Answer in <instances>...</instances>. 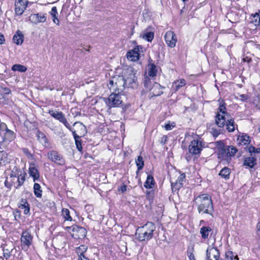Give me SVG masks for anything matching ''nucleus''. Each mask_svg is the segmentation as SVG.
<instances>
[{
	"mask_svg": "<svg viewBox=\"0 0 260 260\" xmlns=\"http://www.w3.org/2000/svg\"><path fill=\"white\" fill-rule=\"evenodd\" d=\"M194 201L198 207L199 213L212 215L213 207L211 198L207 194L198 196Z\"/></svg>",
	"mask_w": 260,
	"mask_h": 260,
	"instance_id": "obj_1",
	"label": "nucleus"
},
{
	"mask_svg": "<svg viewBox=\"0 0 260 260\" xmlns=\"http://www.w3.org/2000/svg\"><path fill=\"white\" fill-rule=\"evenodd\" d=\"M156 226L152 222H147L142 226L137 228L136 232V238L140 241H148L152 238Z\"/></svg>",
	"mask_w": 260,
	"mask_h": 260,
	"instance_id": "obj_2",
	"label": "nucleus"
},
{
	"mask_svg": "<svg viewBox=\"0 0 260 260\" xmlns=\"http://www.w3.org/2000/svg\"><path fill=\"white\" fill-rule=\"evenodd\" d=\"M108 86L111 90H112L113 91L121 92L125 87V81L124 75L113 76L109 81Z\"/></svg>",
	"mask_w": 260,
	"mask_h": 260,
	"instance_id": "obj_3",
	"label": "nucleus"
},
{
	"mask_svg": "<svg viewBox=\"0 0 260 260\" xmlns=\"http://www.w3.org/2000/svg\"><path fill=\"white\" fill-rule=\"evenodd\" d=\"M48 113L55 119L63 123L64 125L72 132L75 140L80 139V137L77 135L76 131L73 129L68 122L64 114L62 112H57L54 110H49Z\"/></svg>",
	"mask_w": 260,
	"mask_h": 260,
	"instance_id": "obj_4",
	"label": "nucleus"
},
{
	"mask_svg": "<svg viewBox=\"0 0 260 260\" xmlns=\"http://www.w3.org/2000/svg\"><path fill=\"white\" fill-rule=\"evenodd\" d=\"M229 117V115L226 112L225 103L223 102H220L215 116L216 124L219 127H224L226 119Z\"/></svg>",
	"mask_w": 260,
	"mask_h": 260,
	"instance_id": "obj_5",
	"label": "nucleus"
},
{
	"mask_svg": "<svg viewBox=\"0 0 260 260\" xmlns=\"http://www.w3.org/2000/svg\"><path fill=\"white\" fill-rule=\"evenodd\" d=\"M135 73L132 68L127 69L123 73L125 81V87L137 88L138 86Z\"/></svg>",
	"mask_w": 260,
	"mask_h": 260,
	"instance_id": "obj_6",
	"label": "nucleus"
},
{
	"mask_svg": "<svg viewBox=\"0 0 260 260\" xmlns=\"http://www.w3.org/2000/svg\"><path fill=\"white\" fill-rule=\"evenodd\" d=\"M70 232L72 237L76 239H83L86 235V231L85 228L77 225L67 226L64 228Z\"/></svg>",
	"mask_w": 260,
	"mask_h": 260,
	"instance_id": "obj_7",
	"label": "nucleus"
},
{
	"mask_svg": "<svg viewBox=\"0 0 260 260\" xmlns=\"http://www.w3.org/2000/svg\"><path fill=\"white\" fill-rule=\"evenodd\" d=\"M120 93V92L113 91L107 99L106 103L110 108L118 107L122 103Z\"/></svg>",
	"mask_w": 260,
	"mask_h": 260,
	"instance_id": "obj_8",
	"label": "nucleus"
},
{
	"mask_svg": "<svg viewBox=\"0 0 260 260\" xmlns=\"http://www.w3.org/2000/svg\"><path fill=\"white\" fill-rule=\"evenodd\" d=\"M203 147V142L200 139L193 140L189 145V152L192 154H198L201 152Z\"/></svg>",
	"mask_w": 260,
	"mask_h": 260,
	"instance_id": "obj_9",
	"label": "nucleus"
},
{
	"mask_svg": "<svg viewBox=\"0 0 260 260\" xmlns=\"http://www.w3.org/2000/svg\"><path fill=\"white\" fill-rule=\"evenodd\" d=\"M20 240L22 249L27 250L31 244L32 237L28 230H25L22 232Z\"/></svg>",
	"mask_w": 260,
	"mask_h": 260,
	"instance_id": "obj_10",
	"label": "nucleus"
},
{
	"mask_svg": "<svg viewBox=\"0 0 260 260\" xmlns=\"http://www.w3.org/2000/svg\"><path fill=\"white\" fill-rule=\"evenodd\" d=\"M47 157L50 160L59 165H63L65 163V160L62 155L54 150L48 152Z\"/></svg>",
	"mask_w": 260,
	"mask_h": 260,
	"instance_id": "obj_11",
	"label": "nucleus"
},
{
	"mask_svg": "<svg viewBox=\"0 0 260 260\" xmlns=\"http://www.w3.org/2000/svg\"><path fill=\"white\" fill-rule=\"evenodd\" d=\"M238 150L233 146H227L221 150L222 157L225 159H228L229 157L233 156L237 152Z\"/></svg>",
	"mask_w": 260,
	"mask_h": 260,
	"instance_id": "obj_12",
	"label": "nucleus"
},
{
	"mask_svg": "<svg viewBox=\"0 0 260 260\" xmlns=\"http://www.w3.org/2000/svg\"><path fill=\"white\" fill-rule=\"evenodd\" d=\"M165 39L167 44L171 48L176 46L177 38L175 34L172 31H168L165 35Z\"/></svg>",
	"mask_w": 260,
	"mask_h": 260,
	"instance_id": "obj_13",
	"label": "nucleus"
},
{
	"mask_svg": "<svg viewBox=\"0 0 260 260\" xmlns=\"http://www.w3.org/2000/svg\"><path fill=\"white\" fill-rule=\"evenodd\" d=\"M206 260H218L219 257V250L215 247H209L206 251Z\"/></svg>",
	"mask_w": 260,
	"mask_h": 260,
	"instance_id": "obj_14",
	"label": "nucleus"
},
{
	"mask_svg": "<svg viewBox=\"0 0 260 260\" xmlns=\"http://www.w3.org/2000/svg\"><path fill=\"white\" fill-rule=\"evenodd\" d=\"M141 46H137L134 49L128 51L127 53V58L132 61H137L139 59V52L142 49Z\"/></svg>",
	"mask_w": 260,
	"mask_h": 260,
	"instance_id": "obj_15",
	"label": "nucleus"
},
{
	"mask_svg": "<svg viewBox=\"0 0 260 260\" xmlns=\"http://www.w3.org/2000/svg\"><path fill=\"white\" fill-rule=\"evenodd\" d=\"M4 132V136H2V135L0 136V142H11L14 139L15 136L13 131L7 127Z\"/></svg>",
	"mask_w": 260,
	"mask_h": 260,
	"instance_id": "obj_16",
	"label": "nucleus"
},
{
	"mask_svg": "<svg viewBox=\"0 0 260 260\" xmlns=\"http://www.w3.org/2000/svg\"><path fill=\"white\" fill-rule=\"evenodd\" d=\"M29 20L32 23L37 24L40 22H44L46 20V16L45 14L41 13L31 14L29 17Z\"/></svg>",
	"mask_w": 260,
	"mask_h": 260,
	"instance_id": "obj_17",
	"label": "nucleus"
},
{
	"mask_svg": "<svg viewBox=\"0 0 260 260\" xmlns=\"http://www.w3.org/2000/svg\"><path fill=\"white\" fill-rule=\"evenodd\" d=\"M25 3L21 0L15 2V13L17 15H22L26 8Z\"/></svg>",
	"mask_w": 260,
	"mask_h": 260,
	"instance_id": "obj_18",
	"label": "nucleus"
},
{
	"mask_svg": "<svg viewBox=\"0 0 260 260\" xmlns=\"http://www.w3.org/2000/svg\"><path fill=\"white\" fill-rule=\"evenodd\" d=\"M38 140L44 147L48 146V140L45 135L42 132L38 131L36 134Z\"/></svg>",
	"mask_w": 260,
	"mask_h": 260,
	"instance_id": "obj_19",
	"label": "nucleus"
},
{
	"mask_svg": "<svg viewBox=\"0 0 260 260\" xmlns=\"http://www.w3.org/2000/svg\"><path fill=\"white\" fill-rule=\"evenodd\" d=\"M161 89L162 87L159 84L154 82L149 90L151 91V93L154 96H158L163 93Z\"/></svg>",
	"mask_w": 260,
	"mask_h": 260,
	"instance_id": "obj_20",
	"label": "nucleus"
},
{
	"mask_svg": "<svg viewBox=\"0 0 260 260\" xmlns=\"http://www.w3.org/2000/svg\"><path fill=\"white\" fill-rule=\"evenodd\" d=\"M186 84V82L184 79H180L175 81L172 85L171 90L173 92H176L181 87L184 86Z\"/></svg>",
	"mask_w": 260,
	"mask_h": 260,
	"instance_id": "obj_21",
	"label": "nucleus"
},
{
	"mask_svg": "<svg viewBox=\"0 0 260 260\" xmlns=\"http://www.w3.org/2000/svg\"><path fill=\"white\" fill-rule=\"evenodd\" d=\"M28 173L30 176L33 178L34 181H35L36 180L39 178V173L38 170V169L36 167L35 164L30 165L29 168Z\"/></svg>",
	"mask_w": 260,
	"mask_h": 260,
	"instance_id": "obj_22",
	"label": "nucleus"
},
{
	"mask_svg": "<svg viewBox=\"0 0 260 260\" xmlns=\"http://www.w3.org/2000/svg\"><path fill=\"white\" fill-rule=\"evenodd\" d=\"M185 178V174H181L178 177L175 182H171V186L176 189H179L183 185V182Z\"/></svg>",
	"mask_w": 260,
	"mask_h": 260,
	"instance_id": "obj_23",
	"label": "nucleus"
},
{
	"mask_svg": "<svg viewBox=\"0 0 260 260\" xmlns=\"http://www.w3.org/2000/svg\"><path fill=\"white\" fill-rule=\"evenodd\" d=\"M256 159L253 156L248 157L245 158L243 165L252 168L256 164Z\"/></svg>",
	"mask_w": 260,
	"mask_h": 260,
	"instance_id": "obj_24",
	"label": "nucleus"
},
{
	"mask_svg": "<svg viewBox=\"0 0 260 260\" xmlns=\"http://www.w3.org/2000/svg\"><path fill=\"white\" fill-rule=\"evenodd\" d=\"M226 123V129L229 132H233L235 129V124L234 119L233 118H230L229 117L226 119V121L225 124ZM236 126H237L236 125Z\"/></svg>",
	"mask_w": 260,
	"mask_h": 260,
	"instance_id": "obj_25",
	"label": "nucleus"
},
{
	"mask_svg": "<svg viewBox=\"0 0 260 260\" xmlns=\"http://www.w3.org/2000/svg\"><path fill=\"white\" fill-rule=\"evenodd\" d=\"M13 42L19 45H21L23 42V35L20 30H17L16 34L14 35L13 38Z\"/></svg>",
	"mask_w": 260,
	"mask_h": 260,
	"instance_id": "obj_26",
	"label": "nucleus"
},
{
	"mask_svg": "<svg viewBox=\"0 0 260 260\" xmlns=\"http://www.w3.org/2000/svg\"><path fill=\"white\" fill-rule=\"evenodd\" d=\"M18 207L24 209V214H27L29 212V204L25 199H22L19 203Z\"/></svg>",
	"mask_w": 260,
	"mask_h": 260,
	"instance_id": "obj_27",
	"label": "nucleus"
},
{
	"mask_svg": "<svg viewBox=\"0 0 260 260\" xmlns=\"http://www.w3.org/2000/svg\"><path fill=\"white\" fill-rule=\"evenodd\" d=\"M157 69L154 63H150L148 66V75L149 77H154L156 75Z\"/></svg>",
	"mask_w": 260,
	"mask_h": 260,
	"instance_id": "obj_28",
	"label": "nucleus"
},
{
	"mask_svg": "<svg viewBox=\"0 0 260 260\" xmlns=\"http://www.w3.org/2000/svg\"><path fill=\"white\" fill-rule=\"evenodd\" d=\"M212 231L210 226H203L200 229V234H201L202 238L206 239L208 238L209 233Z\"/></svg>",
	"mask_w": 260,
	"mask_h": 260,
	"instance_id": "obj_29",
	"label": "nucleus"
},
{
	"mask_svg": "<svg viewBox=\"0 0 260 260\" xmlns=\"http://www.w3.org/2000/svg\"><path fill=\"white\" fill-rule=\"evenodd\" d=\"M154 32L151 31H148L145 29L143 34H142V38L148 42H151L154 38Z\"/></svg>",
	"mask_w": 260,
	"mask_h": 260,
	"instance_id": "obj_30",
	"label": "nucleus"
},
{
	"mask_svg": "<svg viewBox=\"0 0 260 260\" xmlns=\"http://www.w3.org/2000/svg\"><path fill=\"white\" fill-rule=\"evenodd\" d=\"M154 180L152 176L149 175L147 176V180L144 183V186L146 188H151L154 185Z\"/></svg>",
	"mask_w": 260,
	"mask_h": 260,
	"instance_id": "obj_31",
	"label": "nucleus"
},
{
	"mask_svg": "<svg viewBox=\"0 0 260 260\" xmlns=\"http://www.w3.org/2000/svg\"><path fill=\"white\" fill-rule=\"evenodd\" d=\"M230 173V169L228 167H224L220 171L219 175L225 180H227L229 179Z\"/></svg>",
	"mask_w": 260,
	"mask_h": 260,
	"instance_id": "obj_32",
	"label": "nucleus"
},
{
	"mask_svg": "<svg viewBox=\"0 0 260 260\" xmlns=\"http://www.w3.org/2000/svg\"><path fill=\"white\" fill-rule=\"evenodd\" d=\"M74 126L77 125V127L79 128V133L80 135H84L85 133H86V129L85 126L81 122L77 121L75 122L74 124Z\"/></svg>",
	"mask_w": 260,
	"mask_h": 260,
	"instance_id": "obj_33",
	"label": "nucleus"
},
{
	"mask_svg": "<svg viewBox=\"0 0 260 260\" xmlns=\"http://www.w3.org/2000/svg\"><path fill=\"white\" fill-rule=\"evenodd\" d=\"M61 215L65 221H72V218L70 215V212L69 209L63 208L61 211Z\"/></svg>",
	"mask_w": 260,
	"mask_h": 260,
	"instance_id": "obj_34",
	"label": "nucleus"
},
{
	"mask_svg": "<svg viewBox=\"0 0 260 260\" xmlns=\"http://www.w3.org/2000/svg\"><path fill=\"white\" fill-rule=\"evenodd\" d=\"M238 140L239 141V143L244 145L248 144L250 142V137L247 135L239 137Z\"/></svg>",
	"mask_w": 260,
	"mask_h": 260,
	"instance_id": "obj_35",
	"label": "nucleus"
},
{
	"mask_svg": "<svg viewBox=\"0 0 260 260\" xmlns=\"http://www.w3.org/2000/svg\"><path fill=\"white\" fill-rule=\"evenodd\" d=\"M16 179V182H17V184L16 185L15 188H18L23 184L25 180V177L24 175L21 173L20 174L18 175V176Z\"/></svg>",
	"mask_w": 260,
	"mask_h": 260,
	"instance_id": "obj_36",
	"label": "nucleus"
},
{
	"mask_svg": "<svg viewBox=\"0 0 260 260\" xmlns=\"http://www.w3.org/2000/svg\"><path fill=\"white\" fill-rule=\"evenodd\" d=\"M251 22L255 26L260 25V15L259 13H256L251 15Z\"/></svg>",
	"mask_w": 260,
	"mask_h": 260,
	"instance_id": "obj_37",
	"label": "nucleus"
},
{
	"mask_svg": "<svg viewBox=\"0 0 260 260\" xmlns=\"http://www.w3.org/2000/svg\"><path fill=\"white\" fill-rule=\"evenodd\" d=\"M34 193L37 198L42 197V190L39 184L35 183L34 185Z\"/></svg>",
	"mask_w": 260,
	"mask_h": 260,
	"instance_id": "obj_38",
	"label": "nucleus"
},
{
	"mask_svg": "<svg viewBox=\"0 0 260 260\" xmlns=\"http://www.w3.org/2000/svg\"><path fill=\"white\" fill-rule=\"evenodd\" d=\"M12 70L13 71L25 72L27 70V68L25 66L21 64H16L13 66Z\"/></svg>",
	"mask_w": 260,
	"mask_h": 260,
	"instance_id": "obj_39",
	"label": "nucleus"
},
{
	"mask_svg": "<svg viewBox=\"0 0 260 260\" xmlns=\"http://www.w3.org/2000/svg\"><path fill=\"white\" fill-rule=\"evenodd\" d=\"M154 82H153V81H152L149 77L146 76L145 77L144 86L148 90H149L150 88H151V86H153V84Z\"/></svg>",
	"mask_w": 260,
	"mask_h": 260,
	"instance_id": "obj_40",
	"label": "nucleus"
},
{
	"mask_svg": "<svg viewBox=\"0 0 260 260\" xmlns=\"http://www.w3.org/2000/svg\"><path fill=\"white\" fill-rule=\"evenodd\" d=\"M136 164L138 170H141L143 169L144 164L143 158L141 156H139L138 157L137 159L136 160Z\"/></svg>",
	"mask_w": 260,
	"mask_h": 260,
	"instance_id": "obj_41",
	"label": "nucleus"
},
{
	"mask_svg": "<svg viewBox=\"0 0 260 260\" xmlns=\"http://www.w3.org/2000/svg\"><path fill=\"white\" fill-rule=\"evenodd\" d=\"M7 159V154L4 151H0V165L4 164Z\"/></svg>",
	"mask_w": 260,
	"mask_h": 260,
	"instance_id": "obj_42",
	"label": "nucleus"
},
{
	"mask_svg": "<svg viewBox=\"0 0 260 260\" xmlns=\"http://www.w3.org/2000/svg\"><path fill=\"white\" fill-rule=\"evenodd\" d=\"M253 104L257 109H260V96L258 95L254 99Z\"/></svg>",
	"mask_w": 260,
	"mask_h": 260,
	"instance_id": "obj_43",
	"label": "nucleus"
},
{
	"mask_svg": "<svg viewBox=\"0 0 260 260\" xmlns=\"http://www.w3.org/2000/svg\"><path fill=\"white\" fill-rule=\"evenodd\" d=\"M75 144H76L77 149L79 151H81L82 149L81 140H80V139H77L75 140Z\"/></svg>",
	"mask_w": 260,
	"mask_h": 260,
	"instance_id": "obj_44",
	"label": "nucleus"
},
{
	"mask_svg": "<svg viewBox=\"0 0 260 260\" xmlns=\"http://www.w3.org/2000/svg\"><path fill=\"white\" fill-rule=\"evenodd\" d=\"M211 133L214 137H216L220 134L221 132L220 129H217L213 127L211 129Z\"/></svg>",
	"mask_w": 260,
	"mask_h": 260,
	"instance_id": "obj_45",
	"label": "nucleus"
},
{
	"mask_svg": "<svg viewBox=\"0 0 260 260\" xmlns=\"http://www.w3.org/2000/svg\"><path fill=\"white\" fill-rule=\"evenodd\" d=\"M228 260H234V254L232 251H228L225 253Z\"/></svg>",
	"mask_w": 260,
	"mask_h": 260,
	"instance_id": "obj_46",
	"label": "nucleus"
},
{
	"mask_svg": "<svg viewBox=\"0 0 260 260\" xmlns=\"http://www.w3.org/2000/svg\"><path fill=\"white\" fill-rule=\"evenodd\" d=\"M193 249L192 248L191 250H188L187 251V255L189 258V260H196L194 254L193 253Z\"/></svg>",
	"mask_w": 260,
	"mask_h": 260,
	"instance_id": "obj_47",
	"label": "nucleus"
},
{
	"mask_svg": "<svg viewBox=\"0 0 260 260\" xmlns=\"http://www.w3.org/2000/svg\"><path fill=\"white\" fill-rule=\"evenodd\" d=\"M51 15H52L53 18L57 17V15L58 14L57 11V8L56 7H53L52 8L51 11L50 12Z\"/></svg>",
	"mask_w": 260,
	"mask_h": 260,
	"instance_id": "obj_48",
	"label": "nucleus"
},
{
	"mask_svg": "<svg viewBox=\"0 0 260 260\" xmlns=\"http://www.w3.org/2000/svg\"><path fill=\"white\" fill-rule=\"evenodd\" d=\"M77 254L79 256V260H89V259L86 257L84 254H83V251L82 252L78 251Z\"/></svg>",
	"mask_w": 260,
	"mask_h": 260,
	"instance_id": "obj_49",
	"label": "nucleus"
},
{
	"mask_svg": "<svg viewBox=\"0 0 260 260\" xmlns=\"http://www.w3.org/2000/svg\"><path fill=\"white\" fill-rule=\"evenodd\" d=\"M18 174H16L13 171H12L10 175V178H12V182L13 183H15L14 180L17 177Z\"/></svg>",
	"mask_w": 260,
	"mask_h": 260,
	"instance_id": "obj_50",
	"label": "nucleus"
},
{
	"mask_svg": "<svg viewBox=\"0 0 260 260\" xmlns=\"http://www.w3.org/2000/svg\"><path fill=\"white\" fill-rule=\"evenodd\" d=\"M3 255L6 258L8 259L10 256V252L8 249H4Z\"/></svg>",
	"mask_w": 260,
	"mask_h": 260,
	"instance_id": "obj_51",
	"label": "nucleus"
},
{
	"mask_svg": "<svg viewBox=\"0 0 260 260\" xmlns=\"http://www.w3.org/2000/svg\"><path fill=\"white\" fill-rule=\"evenodd\" d=\"M239 99L243 102L246 101L248 99V95L244 94H240L239 95Z\"/></svg>",
	"mask_w": 260,
	"mask_h": 260,
	"instance_id": "obj_52",
	"label": "nucleus"
},
{
	"mask_svg": "<svg viewBox=\"0 0 260 260\" xmlns=\"http://www.w3.org/2000/svg\"><path fill=\"white\" fill-rule=\"evenodd\" d=\"M174 126V125L172 123H167L165 125V127L167 131H169L172 129V128Z\"/></svg>",
	"mask_w": 260,
	"mask_h": 260,
	"instance_id": "obj_53",
	"label": "nucleus"
},
{
	"mask_svg": "<svg viewBox=\"0 0 260 260\" xmlns=\"http://www.w3.org/2000/svg\"><path fill=\"white\" fill-rule=\"evenodd\" d=\"M86 249L87 248L85 246L82 245L78 248V249L77 250V252L78 251H80V250H81L82 252L83 251V254H84V252L86 251Z\"/></svg>",
	"mask_w": 260,
	"mask_h": 260,
	"instance_id": "obj_54",
	"label": "nucleus"
},
{
	"mask_svg": "<svg viewBox=\"0 0 260 260\" xmlns=\"http://www.w3.org/2000/svg\"><path fill=\"white\" fill-rule=\"evenodd\" d=\"M3 89V92H4V94H6V95L9 94L11 93V90L8 88L5 87V88H4Z\"/></svg>",
	"mask_w": 260,
	"mask_h": 260,
	"instance_id": "obj_55",
	"label": "nucleus"
},
{
	"mask_svg": "<svg viewBox=\"0 0 260 260\" xmlns=\"http://www.w3.org/2000/svg\"><path fill=\"white\" fill-rule=\"evenodd\" d=\"M14 215L15 220H17V217L18 218L20 217V212L19 210H17L14 213Z\"/></svg>",
	"mask_w": 260,
	"mask_h": 260,
	"instance_id": "obj_56",
	"label": "nucleus"
},
{
	"mask_svg": "<svg viewBox=\"0 0 260 260\" xmlns=\"http://www.w3.org/2000/svg\"><path fill=\"white\" fill-rule=\"evenodd\" d=\"M255 148L254 147L250 145L248 147V150L250 153H255Z\"/></svg>",
	"mask_w": 260,
	"mask_h": 260,
	"instance_id": "obj_57",
	"label": "nucleus"
},
{
	"mask_svg": "<svg viewBox=\"0 0 260 260\" xmlns=\"http://www.w3.org/2000/svg\"><path fill=\"white\" fill-rule=\"evenodd\" d=\"M242 60L244 62L249 63L251 61V59L250 58L248 57V56H246V57H243V58L242 59Z\"/></svg>",
	"mask_w": 260,
	"mask_h": 260,
	"instance_id": "obj_58",
	"label": "nucleus"
},
{
	"mask_svg": "<svg viewBox=\"0 0 260 260\" xmlns=\"http://www.w3.org/2000/svg\"><path fill=\"white\" fill-rule=\"evenodd\" d=\"M5 186L7 187L9 189H11V184H10V183H9V182L8 181L7 179H6L5 181Z\"/></svg>",
	"mask_w": 260,
	"mask_h": 260,
	"instance_id": "obj_59",
	"label": "nucleus"
},
{
	"mask_svg": "<svg viewBox=\"0 0 260 260\" xmlns=\"http://www.w3.org/2000/svg\"><path fill=\"white\" fill-rule=\"evenodd\" d=\"M5 42V39L4 36L0 33V44H4Z\"/></svg>",
	"mask_w": 260,
	"mask_h": 260,
	"instance_id": "obj_60",
	"label": "nucleus"
},
{
	"mask_svg": "<svg viewBox=\"0 0 260 260\" xmlns=\"http://www.w3.org/2000/svg\"><path fill=\"white\" fill-rule=\"evenodd\" d=\"M257 234L260 237V222L257 225Z\"/></svg>",
	"mask_w": 260,
	"mask_h": 260,
	"instance_id": "obj_61",
	"label": "nucleus"
},
{
	"mask_svg": "<svg viewBox=\"0 0 260 260\" xmlns=\"http://www.w3.org/2000/svg\"><path fill=\"white\" fill-rule=\"evenodd\" d=\"M119 190H121L122 191V192H124L126 190V186L125 185L122 186L120 187V189H119Z\"/></svg>",
	"mask_w": 260,
	"mask_h": 260,
	"instance_id": "obj_62",
	"label": "nucleus"
},
{
	"mask_svg": "<svg viewBox=\"0 0 260 260\" xmlns=\"http://www.w3.org/2000/svg\"><path fill=\"white\" fill-rule=\"evenodd\" d=\"M53 21L54 23L56 24L57 25H59V20L57 19V17L53 18Z\"/></svg>",
	"mask_w": 260,
	"mask_h": 260,
	"instance_id": "obj_63",
	"label": "nucleus"
},
{
	"mask_svg": "<svg viewBox=\"0 0 260 260\" xmlns=\"http://www.w3.org/2000/svg\"><path fill=\"white\" fill-rule=\"evenodd\" d=\"M255 153H260V147L257 148H255Z\"/></svg>",
	"mask_w": 260,
	"mask_h": 260,
	"instance_id": "obj_64",
	"label": "nucleus"
}]
</instances>
